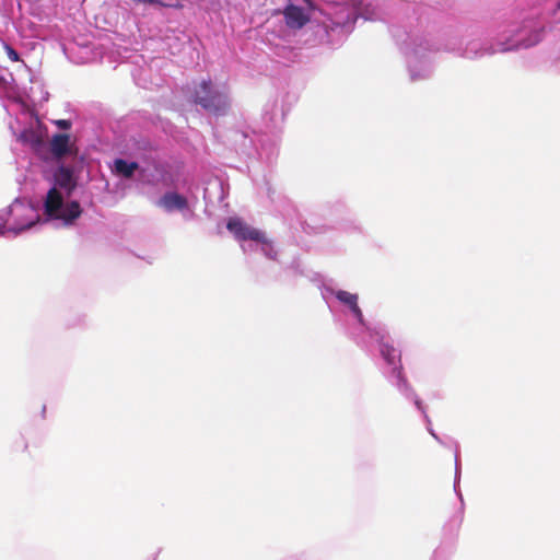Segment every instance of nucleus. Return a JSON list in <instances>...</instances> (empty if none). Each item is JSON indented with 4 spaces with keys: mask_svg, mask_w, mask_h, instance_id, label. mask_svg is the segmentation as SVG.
Wrapping results in <instances>:
<instances>
[{
    "mask_svg": "<svg viewBox=\"0 0 560 560\" xmlns=\"http://www.w3.org/2000/svg\"><path fill=\"white\" fill-rule=\"evenodd\" d=\"M47 131L38 119L31 121L30 127L21 132L19 139L32 147L40 145L46 138Z\"/></svg>",
    "mask_w": 560,
    "mask_h": 560,
    "instance_id": "6e6552de",
    "label": "nucleus"
},
{
    "mask_svg": "<svg viewBox=\"0 0 560 560\" xmlns=\"http://www.w3.org/2000/svg\"><path fill=\"white\" fill-rule=\"evenodd\" d=\"M360 0H336L329 4L327 14L331 30L339 28L342 33H350L358 19Z\"/></svg>",
    "mask_w": 560,
    "mask_h": 560,
    "instance_id": "20e7f679",
    "label": "nucleus"
},
{
    "mask_svg": "<svg viewBox=\"0 0 560 560\" xmlns=\"http://www.w3.org/2000/svg\"><path fill=\"white\" fill-rule=\"evenodd\" d=\"M195 98L203 108L213 113L224 112L230 104L226 84L211 80H202L196 86Z\"/></svg>",
    "mask_w": 560,
    "mask_h": 560,
    "instance_id": "7ed1b4c3",
    "label": "nucleus"
},
{
    "mask_svg": "<svg viewBox=\"0 0 560 560\" xmlns=\"http://www.w3.org/2000/svg\"><path fill=\"white\" fill-rule=\"evenodd\" d=\"M4 49H5L7 56H8V58H9L10 60H12V61H14V62H15V61H19V59H20V58H19V54H18V52L12 48V47H10V46H8V45H7V46L4 47Z\"/></svg>",
    "mask_w": 560,
    "mask_h": 560,
    "instance_id": "dca6fc26",
    "label": "nucleus"
},
{
    "mask_svg": "<svg viewBox=\"0 0 560 560\" xmlns=\"http://www.w3.org/2000/svg\"><path fill=\"white\" fill-rule=\"evenodd\" d=\"M8 223H9V219L7 218V212L1 211L0 212V234L9 233Z\"/></svg>",
    "mask_w": 560,
    "mask_h": 560,
    "instance_id": "2eb2a0df",
    "label": "nucleus"
},
{
    "mask_svg": "<svg viewBox=\"0 0 560 560\" xmlns=\"http://www.w3.org/2000/svg\"><path fill=\"white\" fill-rule=\"evenodd\" d=\"M517 47H518V45H516V44H502L498 49H493L492 52L506 51V50H511V49H514Z\"/></svg>",
    "mask_w": 560,
    "mask_h": 560,
    "instance_id": "f3484780",
    "label": "nucleus"
},
{
    "mask_svg": "<svg viewBox=\"0 0 560 560\" xmlns=\"http://www.w3.org/2000/svg\"><path fill=\"white\" fill-rule=\"evenodd\" d=\"M381 354L388 364L393 365V370L396 372L398 370L397 362L399 361V352L388 343H383L381 346Z\"/></svg>",
    "mask_w": 560,
    "mask_h": 560,
    "instance_id": "ddd939ff",
    "label": "nucleus"
},
{
    "mask_svg": "<svg viewBox=\"0 0 560 560\" xmlns=\"http://www.w3.org/2000/svg\"><path fill=\"white\" fill-rule=\"evenodd\" d=\"M156 207L165 212H180L185 219L191 218L194 213V207L191 201L184 195L177 191H167L161 196L156 202Z\"/></svg>",
    "mask_w": 560,
    "mask_h": 560,
    "instance_id": "0eeeda50",
    "label": "nucleus"
},
{
    "mask_svg": "<svg viewBox=\"0 0 560 560\" xmlns=\"http://www.w3.org/2000/svg\"><path fill=\"white\" fill-rule=\"evenodd\" d=\"M78 180L73 171L60 165L54 173L52 185L43 199L44 221L56 226L70 228L82 215L80 202L72 198Z\"/></svg>",
    "mask_w": 560,
    "mask_h": 560,
    "instance_id": "f257e3e1",
    "label": "nucleus"
},
{
    "mask_svg": "<svg viewBox=\"0 0 560 560\" xmlns=\"http://www.w3.org/2000/svg\"><path fill=\"white\" fill-rule=\"evenodd\" d=\"M228 230L241 243L242 249L245 253L259 250L269 259L276 258L277 250L275 244L264 231L247 225L238 218L229 220Z\"/></svg>",
    "mask_w": 560,
    "mask_h": 560,
    "instance_id": "f03ea898",
    "label": "nucleus"
},
{
    "mask_svg": "<svg viewBox=\"0 0 560 560\" xmlns=\"http://www.w3.org/2000/svg\"><path fill=\"white\" fill-rule=\"evenodd\" d=\"M55 125L61 129H69L71 127V122L66 119L55 120Z\"/></svg>",
    "mask_w": 560,
    "mask_h": 560,
    "instance_id": "a211bd4d",
    "label": "nucleus"
},
{
    "mask_svg": "<svg viewBox=\"0 0 560 560\" xmlns=\"http://www.w3.org/2000/svg\"><path fill=\"white\" fill-rule=\"evenodd\" d=\"M336 299L346 305L359 323L363 324V315L358 305V295L343 290L332 291Z\"/></svg>",
    "mask_w": 560,
    "mask_h": 560,
    "instance_id": "9d476101",
    "label": "nucleus"
},
{
    "mask_svg": "<svg viewBox=\"0 0 560 560\" xmlns=\"http://www.w3.org/2000/svg\"><path fill=\"white\" fill-rule=\"evenodd\" d=\"M364 20H375L378 18L377 7L373 2H363L360 0L358 18Z\"/></svg>",
    "mask_w": 560,
    "mask_h": 560,
    "instance_id": "4468645a",
    "label": "nucleus"
},
{
    "mask_svg": "<svg viewBox=\"0 0 560 560\" xmlns=\"http://www.w3.org/2000/svg\"><path fill=\"white\" fill-rule=\"evenodd\" d=\"M476 45L477 44L472 43L471 47L467 49V51H466V56L467 57H475V56H477V52L474 51Z\"/></svg>",
    "mask_w": 560,
    "mask_h": 560,
    "instance_id": "6ab92c4d",
    "label": "nucleus"
},
{
    "mask_svg": "<svg viewBox=\"0 0 560 560\" xmlns=\"http://www.w3.org/2000/svg\"><path fill=\"white\" fill-rule=\"evenodd\" d=\"M139 165L136 162L126 161L122 159H116L110 170L114 174L117 176L124 177V178H130L135 172L138 170Z\"/></svg>",
    "mask_w": 560,
    "mask_h": 560,
    "instance_id": "f8f14e48",
    "label": "nucleus"
},
{
    "mask_svg": "<svg viewBox=\"0 0 560 560\" xmlns=\"http://www.w3.org/2000/svg\"><path fill=\"white\" fill-rule=\"evenodd\" d=\"M433 49L428 43L417 45L408 57L411 81L428 79L432 73Z\"/></svg>",
    "mask_w": 560,
    "mask_h": 560,
    "instance_id": "423d86ee",
    "label": "nucleus"
},
{
    "mask_svg": "<svg viewBox=\"0 0 560 560\" xmlns=\"http://www.w3.org/2000/svg\"><path fill=\"white\" fill-rule=\"evenodd\" d=\"M51 151L57 156H63L72 153V142L69 135H55L50 141Z\"/></svg>",
    "mask_w": 560,
    "mask_h": 560,
    "instance_id": "9b49d317",
    "label": "nucleus"
},
{
    "mask_svg": "<svg viewBox=\"0 0 560 560\" xmlns=\"http://www.w3.org/2000/svg\"><path fill=\"white\" fill-rule=\"evenodd\" d=\"M285 23L291 28H301L310 16L305 8L290 4L284 9Z\"/></svg>",
    "mask_w": 560,
    "mask_h": 560,
    "instance_id": "1a4fd4ad",
    "label": "nucleus"
},
{
    "mask_svg": "<svg viewBox=\"0 0 560 560\" xmlns=\"http://www.w3.org/2000/svg\"><path fill=\"white\" fill-rule=\"evenodd\" d=\"M140 2L144 3H152V4H160V0H140Z\"/></svg>",
    "mask_w": 560,
    "mask_h": 560,
    "instance_id": "aec40b11",
    "label": "nucleus"
},
{
    "mask_svg": "<svg viewBox=\"0 0 560 560\" xmlns=\"http://www.w3.org/2000/svg\"><path fill=\"white\" fill-rule=\"evenodd\" d=\"M5 212L9 219V233L19 234L40 221L34 206L23 200H15Z\"/></svg>",
    "mask_w": 560,
    "mask_h": 560,
    "instance_id": "39448f33",
    "label": "nucleus"
}]
</instances>
